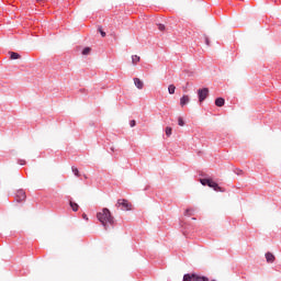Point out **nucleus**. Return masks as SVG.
<instances>
[{
  "label": "nucleus",
  "mask_w": 281,
  "mask_h": 281,
  "mask_svg": "<svg viewBox=\"0 0 281 281\" xmlns=\"http://www.w3.org/2000/svg\"><path fill=\"white\" fill-rule=\"evenodd\" d=\"M139 60H140V57H139V56H137V55H133V56H132V63H133V65H137V63H139Z\"/></svg>",
  "instance_id": "13"
},
{
  "label": "nucleus",
  "mask_w": 281,
  "mask_h": 281,
  "mask_svg": "<svg viewBox=\"0 0 281 281\" xmlns=\"http://www.w3.org/2000/svg\"><path fill=\"white\" fill-rule=\"evenodd\" d=\"M89 54H91V47H86V48H83L82 55H83V56H89Z\"/></svg>",
  "instance_id": "15"
},
{
  "label": "nucleus",
  "mask_w": 281,
  "mask_h": 281,
  "mask_svg": "<svg viewBox=\"0 0 281 281\" xmlns=\"http://www.w3.org/2000/svg\"><path fill=\"white\" fill-rule=\"evenodd\" d=\"M121 205L125 212L131 211V207H133V204L128 203V200L126 199L117 200L116 207H120Z\"/></svg>",
  "instance_id": "2"
},
{
  "label": "nucleus",
  "mask_w": 281,
  "mask_h": 281,
  "mask_svg": "<svg viewBox=\"0 0 281 281\" xmlns=\"http://www.w3.org/2000/svg\"><path fill=\"white\" fill-rule=\"evenodd\" d=\"M71 170H72L75 177H80V171L78 170V168L72 167Z\"/></svg>",
  "instance_id": "17"
},
{
  "label": "nucleus",
  "mask_w": 281,
  "mask_h": 281,
  "mask_svg": "<svg viewBox=\"0 0 281 281\" xmlns=\"http://www.w3.org/2000/svg\"><path fill=\"white\" fill-rule=\"evenodd\" d=\"M10 59L11 60H19V58H21V56L19 55V53L15 52H10Z\"/></svg>",
  "instance_id": "9"
},
{
  "label": "nucleus",
  "mask_w": 281,
  "mask_h": 281,
  "mask_svg": "<svg viewBox=\"0 0 281 281\" xmlns=\"http://www.w3.org/2000/svg\"><path fill=\"white\" fill-rule=\"evenodd\" d=\"M97 218L103 225L105 231L109 229V225L115 224V217H113L109 209H102V211L97 213Z\"/></svg>",
  "instance_id": "1"
},
{
  "label": "nucleus",
  "mask_w": 281,
  "mask_h": 281,
  "mask_svg": "<svg viewBox=\"0 0 281 281\" xmlns=\"http://www.w3.org/2000/svg\"><path fill=\"white\" fill-rule=\"evenodd\" d=\"M204 41H205L206 45H210V37H207V35H204Z\"/></svg>",
  "instance_id": "21"
},
{
  "label": "nucleus",
  "mask_w": 281,
  "mask_h": 281,
  "mask_svg": "<svg viewBox=\"0 0 281 281\" xmlns=\"http://www.w3.org/2000/svg\"><path fill=\"white\" fill-rule=\"evenodd\" d=\"M134 85L137 87V89H144V81H142L139 78H134Z\"/></svg>",
  "instance_id": "8"
},
{
  "label": "nucleus",
  "mask_w": 281,
  "mask_h": 281,
  "mask_svg": "<svg viewBox=\"0 0 281 281\" xmlns=\"http://www.w3.org/2000/svg\"><path fill=\"white\" fill-rule=\"evenodd\" d=\"M209 188H213V190H215V192H223V188H221L218 186V183H216L213 180H211V182H209Z\"/></svg>",
  "instance_id": "5"
},
{
  "label": "nucleus",
  "mask_w": 281,
  "mask_h": 281,
  "mask_svg": "<svg viewBox=\"0 0 281 281\" xmlns=\"http://www.w3.org/2000/svg\"><path fill=\"white\" fill-rule=\"evenodd\" d=\"M135 124H136L135 120H132V121L130 122V126H132V128H133V126H135Z\"/></svg>",
  "instance_id": "22"
},
{
  "label": "nucleus",
  "mask_w": 281,
  "mask_h": 281,
  "mask_svg": "<svg viewBox=\"0 0 281 281\" xmlns=\"http://www.w3.org/2000/svg\"><path fill=\"white\" fill-rule=\"evenodd\" d=\"M215 104H216L217 106H225V99H223V98H217V99L215 100Z\"/></svg>",
  "instance_id": "10"
},
{
  "label": "nucleus",
  "mask_w": 281,
  "mask_h": 281,
  "mask_svg": "<svg viewBox=\"0 0 281 281\" xmlns=\"http://www.w3.org/2000/svg\"><path fill=\"white\" fill-rule=\"evenodd\" d=\"M70 207L72 212H78V203L70 201Z\"/></svg>",
  "instance_id": "12"
},
{
  "label": "nucleus",
  "mask_w": 281,
  "mask_h": 281,
  "mask_svg": "<svg viewBox=\"0 0 281 281\" xmlns=\"http://www.w3.org/2000/svg\"><path fill=\"white\" fill-rule=\"evenodd\" d=\"M158 30H159L160 32H164V31L166 30V25H164V24H158Z\"/></svg>",
  "instance_id": "19"
},
{
  "label": "nucleus",
  "mask_w": 281,
  "mask_h": 281,
  "mask_svg": "<svg viewBox=\"0 0 281 281\" xmlns=\"http://www.w3.org/2000/svg\"><path fill=\"white\" fill-rule=\"evenodd\" d=\"M86 221H89V217H87V214L82 215Z\"/></svg>",
  "instance_id": "23"
},
{
  "label": "nucleus",
  "mask_w": 281,
  "mask_h": 281,
  "mask_svg": "<svg viewBox=\"0 0 281 281\" xmlns=\"http://www.w3.org/2000/svg\"><path fill=\"white\" fill-rule=\"evenodd\" d=\"M165 133H166L167 137H170V135H172V127L167 126L165 130Z\"/></svg>",
  "instance_id": "16"
},
{
  "label": "nucleus",
  "mask_w": 281,
  "mask_h": 281,
  "mask_svg": "<svg viewBox=\"0 0 281 281\" xmlns=\"http://www.w3.org/2000/svg\"><path fill=\"white\" fill-rule=\"evenodd\" d=\"M199 102H203L210 95V89L203 88L198 90Z\"/></svg>",
  "instance_id": "3"
},
{
  "label": "nucleus",
  "mask_w": 281,
  "mask_h": 281,
  "mask_svg": "<svg viewBox=\"0 0 281 281\" xmlns=\"http://www.w3.org/2000/svg\"><path fill=\"white\" fill-rule=\"evenodd\" d=\"M175 91H177V87H175V85H169L168 92L170 95H175Z\"/></svg>",
  "instance_id": "11"
},
{
  "label": "nucleus",
  "mask_w": 281,
  "mask_h": 281,
  "mask_svg": "<svg viewBox=\"0 0 281 281\" xmlns=\"http://www.w3.org/2000/svg\"><path fill=\"white\" fill-rule=\"evenodd\" d=\"M190 102V97L188 94L182 95V98L180 99V106H184L186 104H188Z\"/></svg>",
  "instance_id": "6"
},
{
  "label": "nucleus",
  "mask_w": 281,
  "mask_h": 281,
  "mask_svg": "<svg viewBox=\"0 0 281 281\" xmlns=\"http://www.w3.org/2000/svg\"><path fill=\"white\" fill-rule=\"evenodd\" d=\"M25 199H26L25 191L18 190L16 193H15V201L18 203H21V202L25 201Z\"/></svg>",
  "instance_id": "4"
},
{
  "label": "nucleus",
  "mask_w": 281,
  "mask_h": 281,
  "mask_svg": "<svg viewBox=\"0 0 281 281\" xmlns=\"http://www.w3.org/2000/svg\"><path fill=\"white\" fill-rule=\"evenodd\" d=\"M178 124L179 126H186V122H183V117H178Z\"/></svg>",
  "instance_id": "18"
},
{
  "label": "nucleus",
  "mask_w": 281,
  "mask_h": 281,
  "mask_svg": "<svg viewBox=\"0 0 281 281\" xmlns=\"http://www.w3.org/2000/svg\"><path fill=\"white\" fill-rule=\"evenodd\" d=\"M99 32L103 38L106 36V32L102 31V27H99Z\"/></svg>",
  "instance_id": "20"
},
{
  "label": "nucleus",
  "mask_w": 281,
  "mask_h": 281,
  "mask_svg": "<svg viewBox=\"0 0 281 281\" xmlns=\"http://www.w3.org/2000/svg\"><path fill=\"white\" fill-rule=\"evenodd\" d=\"M212 181V179H206V178H204V179H201L200 180V183H202V186H210V182Z\"/></svg>",
  "instance_id": "14"
},
{
  "label": "nucleus",
  "mask_w": 281,
  "mask_h": 281,
  "mask_svg": "<svg viewBox=\"0 0 281 281\" xmlns=\"http://www.w3.org/2000/svg\"><path fill=\"white\" fill-rule=\"evenodd\" d=\"M266 260L269 263H273V262H276V256L273 254H271V252H267L266 254Z\"/></svg>",
  "instance_id": "7"
}]
</instances>
